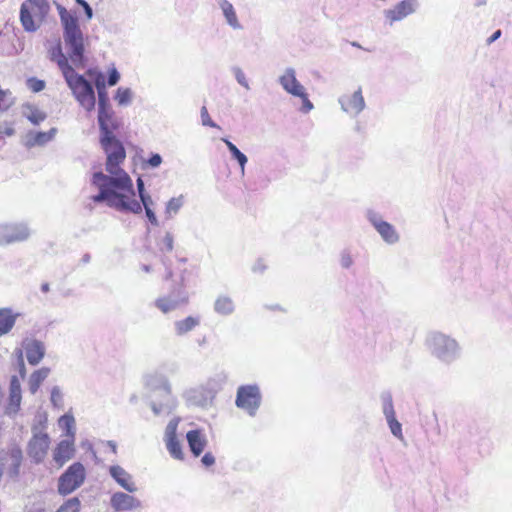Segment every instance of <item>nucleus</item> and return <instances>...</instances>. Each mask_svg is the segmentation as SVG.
Instances as JSON below:
<instances>
[{
	"instance_id": "obj_1",
	"label": "nucleus",
	"mask_w": 512,
	"mask_h": 512,
	"mask_svg": "<svg viewBox=\"0 0 512 512\" xmlns=\"http://www.w3.org/2000/svg\"><path fill=\"white\" fill-rule=\"evenodd\" d=\"M97 122L99 127V143L106 154V175L101 171L92 176V184L99 192L91 197L94 203L108 201L111 206L120 209L140 211L139 204L134 200L117 194L116 189H132L130 176L120 167L126 158V150L123 143L115 135L120 128V122L115 117L111 104L98 106Z\"/></svg>"
},
{
	"instance_id": "obj_2",
	"label": "nucleus",
	"mask_w": 512,
	"mask_h": 512,
	"mask_svg": "<svg viewBox=\"0 0 512 512\" xmlns=\"http://www.w3.org/2000/svg\"><path fill=\"white\" fill-rule=\"evenodd\" d=\"M63 29V40L67 48L68 56L63 53L62 44L58 41L50 48V60L56 62L62 75L72 71L71 62L78 67L85 65L84 34L80 28L79 20L75 12L67 10L64 6L56 5Z\"/></svg>"
},
{
	"instance_id": "obj_3",
	"label": "nucleus",
	"mask_w": 512,
	"mask_h": 512,
	"mask_svg": "<svg viewBox=\"0 0 512 512\" xmlns=\"http://www.w3.org/2000/svg\"><path fill=\"white\" fill-rule=\"evenodd\" d=\"M63 77L79 105L87 112L93 111L96 105V94L92 82L84 75L77 73L75 69L65 73Z\"/></svg>"
},
{
	"instance_id": "obj_4",
	"label": "nucleus",
	"mask_w": 512,
	"mask_h": 512,
	"mask_svg": "<svg viewBox=\"0 0 512 512\" xmlns=\"http://www.w3.org/2000/svg\"><path fill=\"white\" fill-rule=\"evenodd\" d=\"M145 384L151 390H162L163 399L160 402L150 401L149 406L155 416L172 413L177 405V399L171 393V385L168 379L159 373L148 374L145 377Z\"/></svg>"
},
{
	"instance_id": "obj_5",
	"label": "nucleus",
	"mask_w": 512,
	"mask_h": 512,
	"mask_svg": "<svg viewBox=\"0 0 512 512\" xmlns=\"http://www.w3.org/2000/svg\"><path fill=\"white\" fill-rule=\"evenodd\" d=\"M426 344L431 354L443 363L450 364L460 357L461 348L458 342L443 333H430Z\"/></svg>"
},
{
	"instance_id": "obj_6",
	"label": "nucleus",
	"mask_w": 512,
	"mask_h": 512,
	"mask_svg": "<svg viewBox=\"0 0 512 512\" xmlns=\"http://www.w3.org/2000/svg\"><path fill=\"white\" fill-rule=\"evenodd\" d=\"M50 11L48 0H25L20 6V22L26 32H35Z\"/></svg>"
},
{
	"instance_id": "obj_7",
	"label": "nucleus",
	"mask_w": 512,
	"mask_h": 512,
	"mask_svg": "<svg viewBox=\"0 0 512 512\" xmlns=\"http://www.w3.org/2000/svg\"><path fill=\"white\" fill-rule=\"evenodd\" d=\"M278 83L287 94L301 99L300 112L307 114L314 109L306 88L297 79L296 70L293 67L285 68L284 72L278 77Z\"/></svg>"
},
{
	"instance_id": "obj_8",
	"label": "nucleus",
	"mask_w": 512,
	"mask_h": 512,
	"mask_svg": "<svg viewBox=\"0 0 512 512\" xmlns=\"http://www.w3.org/2000/svg\"><path fill=\"white\" fill-rule=\"evenodd\" d=\"M262 398L257 384L241 385L237 389L235 404L250 417H255L261 407Z\"/></svg>"
},
{
	"instance_id": "obj_9",
	"label": "nucleus",
	"mask_w": 512,
	"mask_h": 512,
	"mask_svg": "<svg viewBox=\"0 0 512 512\" xmlns=\"http://www.w3.org/2000/svg\"><path fill=\"white\" fill-rule=\"evenodd\" d=\"M86 478V470L81 462L72 463L58 478L57 491L67 496L82 486Z\"/></svg>"
},
{
	"instance_id": "obj_10",
	"label": "nucleus",
	"mask_w": 512,
	"mask_h": 512,
	"mask_svg": "<svg viewBox=\"0 0 512 512\" xmlns=\"http://www.w3.org/2000/svg\"><path fill=\"white\" fill-rule=\"evenodd\" d=\"M31 230L25 222L0 223V246L5 247L28 240Z\"/></svg>"
},
{
	"instance_id": "obj_11",
	"label": "nucleus",
	"mask_w": 512,
	"mask_h": 512,
	"mask_svg": "<svg viewBox=\"0 0 512 512\" xmlns=\"http://www.w3.org/2000/svg\"><path fill=\"white\" fill-rule=\"evenodd\" d=\"M366 219L380 235L381 239L388 245L399 242L400 235L396 228L389 222L383 220L381 214L373 209L366 211Z\"/></svg>"
},
{
	"instance_id": "obj_12",
	"label": "nucleus",
	"mask_w": 512,
	"mask_h": 512,
	"mask_svg": "<svg viewBox=\"0 0 512 512\" xmlns=\"http://www.w3.org/2000/svg\"><path fill=\"white\" fill-rule=\"evenodd\" d=\"M420 7L418 0H402L392 8L383 11L386 22L392 26L395 22L402 21L406 17L414 14Z\"/></svg>"
},
{
	"instance_id": "obj_13",
	"label": "nucleus",
	"mask_w": 512,
	"mask_h": 512,
	"mask_svg": "<svg viewBox=\"0 0 512 512\" xmlns=\"http://www.w3.org/2000/svg\"><path fill=\"white\" fill-rule=\"evenodd\" d=\"M180 422L179 417H174L166 426L164 441L170 456L176 460H184V452L181 443L177 438V428Z\"/></svg>"
},
{
	"instance_id": "obj_14",
	"label": "nucleus",
	"mask_w": 512,
	"mask_h": 512,
	"mask_svg": "<svg viewBox=\"0 0 512 512\" xmlns=\"http://www.w3.org/2000/svg\"><path fill=\"white\" fill-rule=\"evenodd\" d=\"M50 438L47 433H34L28 442L27 454L34 463H41L48 451Z\"/></svg>"
},
{
	"instance_id": "obj_15",
	"label": "nucleus",
	"mask_w": 512,
	"mask_h": 512,
	"mask_svg": "<svg viewBox=\"0 0 512 512\" xmlns=\"http://www.w3.org/2000/svg\"><path fill=\"white\" fill-rule=\"evenodd\" d=\"M341 109L352 115H359L366 107V103L362 94V89L359 87L351 95L344 94L338 98Z\"/></svg>"
},
{
	"instance_id": "obj_16",
	"label": "nucleus",
	"mask_w": 512,
	"mask_h": 512,
	"mask_svg": "<svg viewBox=\"0 0 512 512\" xmlns=\"http://www.w3.org/2000/svg\"><path fill=\"white\" fill-rule=\"evenodd\" d=\"M86 75L92 79L95 93L97 92V104L102 106L110 103L105 75L97 68H89Z\"/></svg>"
},
{
	"instance_id": "obj_17",
	"label": "nucleus",
	"mask_w": 512,
	"mask_h": 512,
	"mask_svg": "<svg viewBox=\"0 0 512 512\" xmlns=\"http://www.w3.org/2000/svg\"><path fill=\"white\" fill-rule=\"evenodd\" d=\"M116 193L127 197L129 200L136 201L139 204L140 208H141L140 211L133 212L131 210L120 209V208H117L115 206H111L108 201H101L100 203H106L108 207L114 208L117 211L129 212V213H133V214H140V213H142L143 209H146V207H151L152 208V206L154 205V201H153V199H152V197H151V195L149 193H146L143 196H140L139 197V201L136 200L134 198L135 191H134L133 187H132V189H129V190L128 189L117 188L116 189Z\"/></svg>"
},
{
	"instance_id": "obj_18",
	"label": "nucleus",
	"mask_w": 512,
	"mask_h": 512,
	"mask_svg": "<svg viewBox=\"0 0 512 512\" xmlns=\"http://www.w3.org/2000/svg\"><path fill=\"white\" fill-rule=\"evenodd\" d=\"M5 452L7 462L10 461L7 466V475L11 479H16L20 474V467L23 461L22 449L17 444H11Z\"/></svg>"
},
{
	"instance_id": "obj_19",
	"label": "nucleus",
	"mask_w": 512,
	"mask_h": 512,
	"mask_svg": "<svg viewBox=\"0 0 512 512\" xmlns=\"http://www.w3.org/2000/svg\"><path fill=\"white\" fill-rule=\"evenodd\" d=\"M185 401L188 406L206 407L213 399L212 392L205 388H193L185 392Z\"/></svg>"
},
{
	"instance_id": "obj_20",
	"label": "nucleus",
	"mask_w": 512,
	"mask_h": 512,
	"mask_svg": "<svg viewBox=\"0 0 512 512\" xmlns=\"http://www.w3.org/2000/svg\"><path fill=\"white\" fill-rule=\"evenodd\" d=\"M111 507L115 511H128L141 507V501L124 492H116L111 496Z\"/></svg>"
},
{
	"instance_id": "obj_21",
	"label": "nucleus",
	"mask_w": 512,
	"mask_h": 512,
	"mask_svg": "<svg viewBox=\"0 0 512 512\" xmlns=\"http://www.w3.org/2000/svg\"><path fill=\"white\" fill-rule=\"evenodd\" d=\"M188 295L182 288L173 291L168 297L160 298L156 301V306L164 313L174 310L180 304L186 303Z\"/></svg>"
},
{
	"instance_id": "obj_22",
	"label": "nucleus",
	"mask_w": 512,
	"mask_h": 512,
	"mask_svg": "<svg viewBox=\"0 0 512 512\" xmlns=\"http://www.w3.org/2000/svg\"><path fill=\"white\" fill-rule=\"evenodd\" d=\"M23 347L30 365H37L45 355V346L40 340L27 339L23 342Z\"/></svg>"
},
{
	"instance_id": "obj_23",
	"label": "nucleus",
	"mask_w": 512,
	"mask_h": 512,
	"mask_svg": "<svg viewBox=\"0 0 512 512\" xmlns=\"http://www.w3.org/2000/svg\"><path fill=\"white\" fill-rule=\"evenodd\" d=\"M110 476L126 491L133 493L137 491L132 476L120 465H112L109 468Z\"/></svg>"
},
{
	"instance_id": "obj_24",
	"label": "nucleus",
	"mask_w": 512,
	"mask_h": 512,
	"mask_svg": "<svg viewBox=\"0 0 512 512\" xmlns=\"http://www.w3.org/2000/svg\"><path fill=\"white\" fill-rule=\"evenodd\" d=\"M57 134V128L53 127L47 132L43 131H29L25 136L24 145L27 148L35 146H44L54 139Z\"/></svg>"
},
{
	"instance_id": "obj_25",
	"label": "nucleus",
	"mask_w": 512,
	"mask_h": 512,
	"mask_svg": "<svg viewBox=\"0 0 512 512\" xmlns=\"http://www.w3.org/2000/svg\"><path fill=\"white\" fill-rule=\"evenodd\" d=\"M74 452L73 440H62L57 444L53 452V460L59 467H62L74 457Z\"/></svg>"
},
{
	"instance_id": "obj_26",
	"label": "nucleus",
	"mask_w": 512,
	"mask_h": 512,
	"mask_svg": "<svg viewBox=\"0 0 512 512\" xmlns=\"http://www.w3.org/2000/svg\"><path fill=\"white\" fill-rule=\"evenodd\" d=\"M186 440L193 456H200L207 443L202 432L199 429L190 430L186 434Z\"/></svg>"
},
{
	"instance_id": "obj_27",
	"label": "nucleus",
	"mask_w": 512,
	"mask_h": 512,
	"mask_svg": "<svg viewBox=\"0 0 512 512\" xmlns=\"http://www.w3.org/2000/svg\"><path fill=\"white\" fill-rule=\"evenodd\" d=\"M22 114L33 125H39L47 118V114L31 103H25L22 106Z\"/></svg>"
},
{
	"instance_id": "obj_28",
	"label": "nucleus",
	"mask_w": 512,
	"mask_h": 512,
	"mask_svg": "<svg viewBox=\"0 0 512 512\" xmlns=\"http://www.w3.org/2000/svg\"><path fill=\"white\" fill-rule=\"evenodd\" d=\"M226 148L228 149L231 160L235 161L239 166L240 176L243 178L245 176V167L248 162L247 156L241 152L238 147L226 139Z\"/></svg>"
},
{
	"instance_id": "obj_29",
	"label": "nucleus",
	"mask_w": 512,
	"mask_h": 512,
	"mask_svg": "<svg viewBox=\"0 0 512 512\" xmlns=\"http://www.w3.org/2000/svg\"><path fill=\"white\" fill-rule=\"evenodd\" d=\"M50 374V368L48 367H42L36 371H34L30 377H29V380H28V386H29V391L31 394H35L42 382L49 376Z\"/></svg>"
},
{
	"instance_id": "obj_30",
	"label": "nucleus",
	"mask_w": 512,
	"mask_h": 512,
	"mask_svg": "<svg viewBox=\"0 0 512 512\" xmlns=\"http://www.w3.org/2000/svg\"><path fill=\"white\" fill-rule=\"evenodd\" d=\"M380 400L382 405V411L385 418H391V416H395L393 398L391 393L388 391L382 392L380 394Z\"/></svg>"
},
{
	"instance_id": "obj_31",
	"label": "nucleus",
	"mask_w": 512,
	"mask_h": 512,
	"mask_svg": "<svg viewBox=\"0 0 512 512\" xmlns=\"http://www.w3.org/2000/svg\"><path fill=\"white\" fill-rule=\"evenodd\" d=\"M183 205H184L183 195L171 198L166 204V208H165L166 217L171 218L174 215H176L180 211V209Z\"/></svg>"
},
{
	"instance_id": "obj_32",
	"label": "nucleus",
	"mask_w": 512,
	"mask_h": 512,
	"mask_svg": "<svg viewBox=\"0 0 512 512\" xmlns=\"http://www.w3.org/2000/svg\"><path fill=\"white\" fill-rule=\"evenodd\" d=\"M226 24H228L234 30L243 29V25L240 23L233 5L228 1H226Z\"/></svg>"
},
{
	"instance_id": "obj_33",
	"label": "nucleus",
	"mask_w": 512,
	"mask_h": 512,
	"mask_svg": "<svg viewBox=\"0 0 512 512\" xmlns=\"http://www.w3.org/2000/svg\"><path fill=\"white\" fill-rule=\"evenodd\" d=\"M132 90L126 87H119L116 91L114 99L119 106H128L132 101Z\"/></svg>"
},
{
	"instance_id": "obj_34",
	"label": "nucleus",
	"mask_w": 512,
	"mask_h": 512,
	"mask_svg": "<svg viewBox=\"0 0 512 512\" xmlns=\"http://www.w3.org/2000/svg\"><path fill=\"white\" fill-rule=\"evenodd\" d=\"M58 423H59V426L65 430L66 432V435L67 436H71L72 438H74V424H75V419L72 415L70 414H64L62 415L59 420H58Z\"/></svg>"
},
{
	"instance_id": "obj_35",
	"label": "nucleus",
	"mask_w": 512,
	"mask_h": 512,
	"mask_svg": "<svg viewBox=\"0 0 512 512\" xmlns=\"http://www.w3.org/2000/svg\"><path fill=\"white\" fill-rule=\"evenodd\" d=\"M81 508V501L78 497H72L66 500L56 512H79Z\"/></svg>"
},
{
	"instance_id": "obj_36",
	"label": "nucleus",
	"mask_w": 512,
	"mask_h": 512,
	"mask_svg": "<svg viewBox=\"0 0 512 512\" xmlns=\"http://www.w3.org/2000/svg\"><path fill=\"white\" fill-rule=\"evenodd\" d=\"M387 421V424L389 426V429L393 436H395L397 439L403 441L404 436L402 433V425L401 423L396 419V416H391V418H385Z\"/></svg>"
},
{
	"instance_id": "obj_37",
	"label": "nucleus",
	"mask_w": 512,
	"mask_h": 512,
	"mask_svg": "<svg viewBox=\"0 0 512 512\" xmlns=\"http://www.w3.org/2000/svg\"><path fill=\"white\" fill-rule=\"evenodd\" d=\"M50 401L56 408H62L64 404L63 394L59 386H54L51 389Z\"/></svg>"
},
{
	"instance_id": "obj_38",
	"label": "nucleus",
	"mask_w": 512,
	"mask_h": 512,
	"mask_svg": "<svg viewBox=\"0 0 512 512\" xmlns=\"http://www.w3.org/2000/svg\"><path fill=\"white\" fill-rule=\"evenodd\" d=\"M26 85L32 92L38 93L45 89L46 83L44 80L30 77L27 79Z\"/></svg>"
},
{
	"instance_id": "obj_39",
	"label": "nucleus",
	"mask_w": 512,
	"mask_h": 512,
	"mask_svg": "<svg viewBox=\"0 0 512 512\" xmlns=\"http://www.w3.org/2000/svg\"><path fill=\"white\" fill-rule=\"evenodd\" d=\"M22 395H10L9 394V402L6 408L7 414H15L20 409Z\"/></svg>"
},
{
	"instance_id": "obj_40",
	"label": "nucleus",
	"mask_w": 512,
	"mask_h": 512,
	"mask_svg": "<svg viewBox=\"0 0 512 512\" xmlns=\"http://www.w3.org/2000/svg\"><path fill=\"white\" fill-rule=\"evenodd\" d=\"M231 71L234 74L236 81L242 87H244L245 89L249 90L250 89L249 82H248V80H247V78L245 76V73L242 71V69L237 67V66H234V67L231 68Z\"/></svg>"
},
{
	"instance_id": "obj_41",
	"label": "nucleus",
	"mask_w": 512,
	"mask_h": 512,
	"mask_svg": "<svg viewBox=\"0 0 512 512\" xmlns=\"http://www.w3.org/2000/svg\"><path fill=\"white\" fill-rule=\"evenodd\" d=\"M354 263L353 256L349 249H344L340 253V265L344 269H349Z\"/></svg>"
},
{
	"instance_id": "obj_42",
	"label": "nucleus",
	"mask_w": 512,
	"mask_h": 512,
	"mask_svg": "<svg viewBox=\"0 0 512 512\" xmlns=\"http://www.w3.org/2000/svg\"><path fill=\"white\" fill-rule=\"evenodd\" d=\"M121 75L115 66H112L108 70L106 83L108 86H115L120 81Z\"/></svg>"
},
{
	"instance_id": "obj_43",
	"label": "nucleus",
	"mask_w": 512,
	"mask_h": 512,
	"mask_svg": "<svg viewBox=\"0 0 512 512\" xmlns=\"http://www.w3.org/2000/svg\"><path fill=\"white\" fill-rule=\"evenodd\" d=\"M23 315L19 312H14L9 307L0 308V320H16Z\"/></svg>"
},
{
	"instance_id": "obj_44",
	"label": "nucleus",
	"mask_w": 512,
	"mask_h": 512,
	"mask_svg": "<svg viewBox=\"0 0 512 512\" xmlns=\"http://www.w3.org/2000/svg\"><path fill=\"white\" fill-rule=\"evenodd\" d=\"M198 323L199 322H176V333L178 335H184L193 330Z\"/></svg>"
},
{
	"instance_id": "obj_45",
	"label": "nucleus",
	"mask_w": 512,
	"mask_h": 512,
	"mask_svg": "<svg viewBox=\"0 0 512 512\" xmlns=\"http://www.w3.org/2000/svg\"><path fill=\"white\" fill-rule=\"evenodd\" d=\"M174 247V238L170 232H166L164 238L162 239V246L160 249L162 251L171 252Z\"/></svg>"
},
{
	"instance_id": "obj_46",
	"label": "nucleus",
	"mask_w": 512,
	"mask_h": 512,
	"mask_svg": "<svg viewBox=\"0 0 512 512\" xmlns=\"http://www.w3.org/2000/svg\"><path fill=\"white\" fill-rule=\"evenodd\" d=\"M9 394L10 395H22L21 394V384L16 375H13L10 379Z\"/></svg>"
},
{
	"instance_id": "obj_47",
	"label": "nucleus",
	"mask_w": 512,
	"mask_h": 512,
	"mask_svg": "<svg viewBox=\"0 0 512 512\" xmlns=\"http://www.w3.org/2000/svg\"><path fill=\"white\" fill-rule=\"evenodd\" d=\"M25 512H46L45 503L43 501L33 502L26 506Z\"/></svg>"
},
{
	"instance_id": "obj_48",
	"label": "nucleus",
	"mask_w": 512,
	"mask_h": 512,
	"mask_svg": "<svg viewBox=\"0 0 512 512\" xmlns=\"http://www.w3.org/2000/svg\"><path fill=\"white\" fill-rule=\"evenodd\" d=\"M146 163L151 168H157L162 163V156L159 153H151L148 159L146 160Z\"/></svg>"
},
{
	"instance_id": "obj_49",
	"label": "nucleus",
	"mask_w": 512,
	"mask_h": 512,
	"mask_svg": "<svg viewBox=\"0 0 512 512\" xmlns=\"http://www.w3.org/2000/svg\"><path fill=\"white\" fill-rule=\"evenodd\" d=\"M201 121L204 126L216 127L215 122L210 118L205 106L201 108Z\"/></svg>"
},
{
	"instance_id": "obj_50",
	"label": "nucleus",
	"mask_w": 512,
	"mask_h": 512,
	"mask_svg": "<svg viewBox=\"0 0 512 512\" xmlns=\"http://www.w3.org/2000/svg\"><path fill=\"white\" fill-rule=\"evenodd\" d=\"M144 210H145V215H146L149 223L152 226L158 227L159 226V220H158L154 210L151 207H146V209H144Z\"/></svg>"
},
{
	"instance_id": "obj_51",
	"label": "nucleus",
	"mask_w": 512,
	"mask_h": 512,
	"mask_svg": "<svg viewBox=\"0 0 512 512\" xmlns=\"http://www.w3.org/2000/svg\"><path fill=\"white\" fill-rule=\"evenodd\" d=\"M76 3L83 8L88 20L93 18V9L86 0H76Z\"/></svg>"
},
{
	"instance_id": "obj_52",
	"label": "nucleus",
	"mask_w": 512,
	"mask_h": 512,
	"mask_svg": "<svg viewBox=\"0 0 512 512\" xmlns=\"http://www.w3.org/2000/svg\"><path fill=\"white\" fill-rule=\"evenodd\" d=\"M18 354L19 355H18V359H17V364H18L19 374H20L21 378H25L26 367H25V363H24V359H23L21 350L18 351Z\"/></svg>"
},
{
	"instance_id": "obj_53",
	"label": "nucleus",
	"mask_w": 512,
	"mask_h": 512,
	"mask_svg": "<svg viewBox=\"0 0 512 512\" xmlns=\"http://www.w3.org/2000/svg\"><path fill=\"white\" fill-rule=\"evenodd\" d=\"M201 462L205 467H210L214 464L215 457L210 452L205 453L201 459Z\"/></svg>"
},
{
	"instance_id": "obj_54",
	"label": "nucleus",
	"mask_w": 512,
	"mask_h": 512,
	"mask_svg": "<svg viewBox=\"0 0 512 512\" xmlns=\"http://www.w3.org/2000/svg\"><path fill=\"white\" fill-rule=\"evenodd\" d=\"M14 324L15 322H0V336L10 332Z\"/></svg>"
},
{
	"instance_id": "obj_55",
	"label": "nucleus",
	"mask_w": 512,
	"mask_h": 512,
	"mask_svg": "<svg viewBox=\"0 0 512 512\" xmlns=\"http://www.w3.org/2000/svg\"><path fill=\"white\" fill-rule=\"evenodd\" d=\"M136 186H137V192L138 196H143L144 194L148 193L145 188L144 180L141 177H138L136 180Z\"/></svg>"
},
{
	"instance_id": "obj_56",
	"label": "nucleus",
	"mask_w": 512,
	"mask_h": 512,
	"mask_svg": "<svg viewBox=\"0 0 512 512\" xmlns=\"http://www.w3.org/2000/svg\"><path fill=\"white\" fill-rule=\"evenodd\" d=\"M265 269H266V265L264 264V262H263V260H262V259H258V260L254 263V265H253V267H252V270H253L254 272H259V273L264 272V271H265Z\"/></svg>"
},
{
	"instance_id": "obj_57",
	"label": "nucleus",
	"mask_w": 512,
	"mask_h": 512,
	"mask_svg": "<svg viewBox=\"0 0 512 512\" xmlns=\"http://www.w3.org/2000/svg\"><path fill=\"white\" fill-rule=\"evenodd\" d=\"M164 370L166 372H169L171 374H175L178 372L179 370V366L178 364L174 363V362H171V363H166L164 366H163Z\"/></svg>"
},
{
	"instance_id": "obj_58",
	"label": "nucleus",
	"mask_w": 512,
	"mask_h": 512,
	"mask_svg": "<svg viewBox=\"0 0 512 512\" xmlns=\"http://www.w3.org/2000/svg\"><path fill=\"white\" fill-rule=\"evenodd\" d=\"M502 32L500 29L493 32V34L487 39V43L491 44L495 42L498 38H500Z\"/></svg>"
},
{
	"instance_id": "obj_59",
	"label": "nucleus",
	"mask_w": 512,
	"mask_h": 512,
	"mask_svg": "<svg viewBox=\"0 0 512 512\" xmlns=\"http://www.w3.org/2000/svg\"><path fill=\"white\" fill-rule=\"evenodd\" d=\"M215 310L221 313L224 310V302L219 297L215 302Z\"/></svg>"
},
{
	"instance_id": "obj_60",
	"label": "nucleus",
	"mask_w": 512,
	"mask_h": 512,
	"mask_svg": "<svg viewBox=\"0 0 512 512\" xmlns=\"http://www.w3.org/2000/svg\"><path fill=\"white\" fill-rule=\"evenodd\" d=\"M0 133H4L7 136H12L14 135L15 130L12 127H6L4 130L0 128Z\"/></svg>"
},
{
	"instance_id": "obj_61",
	"label": "nucleus",
	"mask_w": 512,
	"mask_h": 512,
	"mask_svg": "<svg viewBox=\"0 0 512 512\" xmlns=\"http://www.w3.org/2000/svg\"><path fill=\"white\" fill-rule=\"evenodd\" d=\"M107 445L110 447V449H111L113 454L117 453V444H116V442H114L112 440H109V441H107Z\"/></svg>"
},
{
	"instance_id": "obj_62",
	"label": "nucleus",
	"mask_w": 512,
	"mask_h": 512,
	"mask_svg": "<svg viewBox=\"0 0 512 512\" xmlns=\"http://www.w3.org/2000/svg\"><path fill=\"white\" fill-rule=\"evenodd\" d=\"M49 290H50V286H49V284H48V283H42V285H41V291H42L43 293H47V292H49Z\"/></svg>"
},
{
	"instance_id": "obj_63",
	"label": "nucleus",
	"mask_w": 512,
	"mask_h": 512,
	"mask_svg": "<svg viewBox=\"0 0 512 512\" xmlns=\"http://www.w3.org/2000/svg\"><path fill=\"white\" fill-rule=\"evenodd\" d=\"M90 258H91V257H90V254L86 253V254H84V255H83V257H82V262H83V263H88V262L90 261Z\"/></svg>"
},
{
	"instance_id": "obj_64",
	"label": "nucleus",
	"mask_w": 512,
	"mask_h": 512,
	"mask_svg": "<svg viewBox=\"0 0 512 512\" xmlns=\"http://www.w3.org/2000/svg\"><path fill=\"white\" fill-rule=\"evenodd\" d=\"M225 309H226V314L232 310V307L230 305V302L228 301V299L226 298V306H225Z\"/></svg>"
}]
</instances>
